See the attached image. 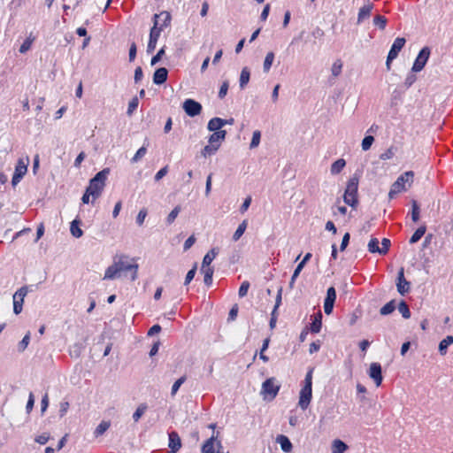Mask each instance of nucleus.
Returning <instances> with one entry per match:
<instances>
[{"instance_id": "nucleus-56", "label": "nucleus", "mask_w": 453, "mask_h": 453, "mask_svg": "<svg viewBox=\"0 0 453 453\" xmlns=\"http://www.w3.org/2000/svg\"><path fill=\"white\" fill-rule=\"evenodd\" d=\"M228 88H229L228 81H223L220 86L219 91V97L220 99H223L226 96Z\"/></svg>"}, {"instance_id": "nucleus-49", "label": "nucleus", "mask_w": 453, "mask_h": 453, "mask_svg": "<svg viewBox=\"0 0 453 453\" xmlns=\"http://www.w3.org/2000/svg\"><path fill=\"white\" fill-rule=\"evenodd\" d=\"M261 133L258 130L253 132L252 139L250 144V149H254L258 146L260 142Z\"/></svg>"}, {"instance_id": "nucleus-53", "label": "nucleus", "mask_w": 453, "mask_h": 453, "mask_svg": "<svg viewBox=\"0 0 453 453\" xmlns=\"http://www.w3.org/2000/svg\"><path fill=\"white\" fill-rule=\"evenodd\" d=\"M249 288H250V282L247 280H244L241 284L239 291H238L239 297H241V298L244 297L247 295Z\"/></svg>"}, {"instance_id": "nucleus-62", "label": "nucleus", "mask_w": 453, "mask_h": 453, "mask_svg": "<svg viewBox=\"0 0 453 453\" xmlns=\"http://www.w3.org/2000/svg\"><path fill=\"white\" fill-rule=\"evenodd\" d=\"M349 239H350V234L349 233H346L343 235L342 240V243H341V246H340V250L341 251L345 250V249L349 245Z\"/></svg>"}, {"instance_id": "nucleus-47", "label": "nucleus", "mask_w": 453, "mask_h": 453, "mask_svg": "<svg viewBox=\"0 0 453 453\" xmlns=\"http://www.w3.org/2000/svg\"><path fill=\"white\" fill-rule=\"evenodd\" d=\"M187 377L185 375L179 378L173 385L171 395H175V394L178 392L180 387L186 381Z\"/></svg>"}, {"instance_id": "nucleus-31", "label": "nucleus", "mask_w": 453, "mask_h": 453, "mask_svg": "<svg viewBox=\"0 0 453 453\" xmlns=\"http://www.w3.org/2000/svg\"><path fill=\"white\" fill-rule=\"evenodd\" d=\"M214 436L209 438L202 446V453H215Z\"/></svg>"}, {"instance_id": "nucleus-14", "label": "nucleus", "mask_w": 453, "mask_h": 453, "mask_svg": "<svg viewBox=\"0 0 453 453\" xmlns=\"http://www.w3.org/2000/svg\"><path fill=\"white\" fill-rule=\"evenodd\" d=\"M336 299V291L334 287L327 288L326 296L324 301V311L326 315H330L333 312L334 305Z\"/></svg>"}, {"instance_id": "nucleus-11", "label": "nucleus", "mask_w": 453, "mask_h": 453, "mask_svg": "<svg viewBox=\"0 0 453 453\" xmlns=\"http://www.w3.org/2000/svg\"><path fill=\"white\" fill-rule=\"evenodd\" d=\"M182 108L187 115L189 117H196L202 111V105L200 103L194 99H186L183 103Z\"/></svg>"}, {"instance_id": "nucleus-30", "label": "nucleus", "mask_w": 453, "mask_h": 453, "mask_svg": "<svg viewBox=\"0 0 453 453\" xmlns=\"http://www.w3.org/2000/svg\"><path fill=\"white\" fill-rule=\"evenodd\" d=\"M426 231V226L425 225L420 226L410 238V243L414 244V243L418 242L422 238V236L425 234Z\"/></svg>"}, {"instance_id": "nucleus-43", "label": "nucleus", "mask_w": 453, "mask_h": 453, "mask_svg": "<svg viewBox=\"0 0 453 453\" xmlns=\"http://www.w3.org/2000/svg\"><path fill=\"white\" fill-rule=\"evenodd\" d=\"M180 210L181 208L180 205H177L173 209V211L168 214L166 218L167 224L171 225L172 223H173L175 219L178 217Z\"/></svg>"}, {"instance_id": "nucleus-22", "label": "nucleus", "mask_w": 453, "mask_h": 453, "mask_svg": "<svg viewBox=\"0 0 453 453\" xmlns=\"http://www.w3.org/2000/svg\"><path fill=\"white\" fill-rule=\"evenodd\" d=\"M322 313L321 311H319L315 316L314 319L311 324V333L318 334L322 326Z\"/></svg>"}, {"instance_id": "nucleus-24", "label": "nucleus", "mask_w": 453, "mask_h": 453, "mask_svg": "<svg viewBox=\"0 0 453 453\" xmlns=\"http://www.w3.org/2000/svg\"><path fill=\"white\" fill-rule=\"evenodd\" d=\"M81 220L78 219H73L71 222L70 232L75 238H80L83 234V231L80 228Z\"/></svg>"}, {"instance_id": "nucleus-12", "label": "nucleus", "mask_w": 453, "mask_h": 453, "mask_svg": "<svg viewBox=\"0 0 453 453\" xmlns=\"http://www.w3.org/2000/svg\"><path fill=\"white\" fill-rule=\"evenodd\" d=\"M396 288L401 296L406 295L411 290V282L404 278L403 267H401L398 272Z\"/></svg>"}, {"instance_id": "nucleus-2", "label": "nucleus", "mask_w": 453, "mask_h": 453, "mask_svg": "<svg viewBox=\"0 0 453 453\" xmlns=\"http://www.w3.org/2000/svg\"><path fill=\"white\" fill-rule=\"evenodd\" d=\"M110 173L109 168H104L98 172L90 180L89 185L87 188L88 193H91L93 199L98 198L105 186V181Z\"/></svg>"}, {"instance_id": "nucleus-38", "label": "nucleus", "mask_w": 453, "mask_h": 453, "mask_svg": "<svg viewBox=\"0 0 453 453\" xmlns=\"http://www.w3.org/2000/svg\"><path fill=\"white\" fill-rule=\"evenodd\" d=\"M148 409V406L146 403H142L140 404L137 409L135 410V411L134 412L133 414V419L134 422H138L139 419L141 418V417L145 413V411H147Z\"/></svg>"}, {"instance_id": "nucleus-21", "label": "nucleus", "mask_w": 453, "mask_h": 453, "mask_svg": "<svg viewBox=\"0 0 453 453\" xmlns=\"http://www.w3.org/2000/svg\"><path fill=\"white\" fill-rule=\"evenodd\" d=\"M276 441L280 443L281 449L284 452H290L292 450L293 445L290 440L283 434L278 435Z\"/></svg>"}, {"instance_id": "nucleus-54", "label": "nucleus", "mask_w": 453, "mask_h": 453, "mask_svg": "<svg viewBox=\"0 0 453 453\" xmlns=\"http://www.w3.org/2000/svg\"><path fill=\"white\" fill-rule=\"evenodd\" d=\"M303 266L300 265H297V266L296 267L294 273H293V275L291 277V280H290V282H289V288H294V284H295V281L296 280V278L299 276L301 271L303 270Z\"/></svg>"}, {"instance_id": "nucleus-51", "label": "nucleus", "mask_w": 453, "mask_h": 453, "mask_svg": "<svg viewBox=\"0 0 453 453\" xmlns=\"http://www.w3.org/2000/svg\"><path fill=\"white\" fill-rule=\"evenodd\" d=\"M138 104H139V100L136 96L133 97L129 104H128V108H127V115L131 116L133 114V112L136 110V108L138 107Z\"/></svg>"}, {"instance_id": "nucleus-32", "label": "nucleus", "mask_w": 453, "mask_h": 453, "mask_svg": "<svg viewBox=\"0 0 453 453\" xmlns=\"http://www.w3.org/2000/svg\"><path fill=\"white\" fill-rule=\"evenodd\" d=\"M395 309V301L391 300L387 303L384 306H382L380 310V313L383 316H387L391 314Z\"/></svg>"}, {"instance_id": "nucleus-35", "label": "nucleus", "mask_w": 453, "mask_h": 453, "mask_svg": "<svg viewBox=\"0 0 453 453\" xmlns=\"http://www.w3.org/2000/svg\"><path fill=\"white\" fill-rule=\"evenodd\" d=\"M398 311L404 319L411 318V311L405 301L402 300L398 304Z\"/></svg>"}, {"instance_id": "nucleus-9", "label": "nucleus", "mask_w": 453, "mask_h": 453, "mask_svg": "<svg viewBox=\"0 0 453 453\" xmlns=\"http://www.w3.org/2000/svg\"><path fill=\"white\" fill-rule=\"evenodd\" d=\"M430 53L431 50L428 47H424L420 50L411 68L413 73L420 72L425 67L430 57Z\"/></svg>"}, {"instance_id": "nucleus-1", "label": "nucleus", "mask_w": 453, "mask_h": 453, "mask_svg": "<svg viewBox=\"0 0 453 453\" xmlns=\"http://www.w3.org/2000/svg\"><path fill=\"white\" fill-rule=\"evenodd\" d=\"M154 24L150 32V39L147 46V52L152 53L157 46V40L161 31L170 24L171 16L168 12L155 14L153 17Z\"/></svg>"}, {"instance_id": "nucleus-39", "label": "nucleus", "mask_w": 453, "mask_h": 453, "mask_svg": "<svg viewBox=\"0 0 453 453\" xmlns=\"http://www.w3.org/2000/svg\"><path fill=\"white\" fill-rule=\"evenodd\" d=\"M35 37H32V34L23 42V43L21 44V46L19 47V52L21 54H24L26 53L27 51H28L31 48V45L33 43V42L35 41Z\"/></svg>"}, {"instance_id": "nucleus-16", "label": "nucleus", "mask_w": 453, "mask_h": 453, "mask_svg": "<svg viewBox=\"0 0 453 453\" xmlns=\"http://www.w3.org/2000/svg\"><path fill=\"white\" fill-rule=\"evenodd\" d=\"M168 77V71L165 67L157 68L153 74V82L156 85H162Z\"/></svg>"}, {"instance_id": "nucleus-4", "label": "nucleus", "mask_w": 453, "mask_h": 453, "mask_svg": "<svg viewBox=\"0 0 453 453\" xmlns=\"http://www.w3.org/2000/svg\"><path fill=\"white\" fill-rule=\"evenodd\" d=\"M312 372L313 368L310 369L306 373L304 386L300 391L298 405L303 411L308 408L312 397Z\"/></svg>"}, {"instance_id": "nucleus-28", "label": "nucleus", "mask_w": 453, "mask_h": 453, "mask_svg": "<svg viewBox=\"0 0 453 453\" xmlns=\"http://www.w3.org/2000/svg\"><path fill=\"white\" fill-rule=\"evenodd\" d=\"M250 72L248 67H243L240 75V88L243 89L250 81Z\"/></svg>"}, {"instance_id": "nucleus-59", "label": "nucleus", "mask_w": 453, "mask_h": 453, "mask_svg": "<svg viewBox=\"0 0 453 453\" xmlns=\"http://www.w3.org/2000/svg\"><path fill=\"white\" fill-rule=\"evenodd\" d=\"M196 272V266L195 265L192 269H190L185 278L184 285H188L194 279Z\"/></svg>"}, {"instance_id": "nucleus-27", "label": "nucleus", "mask_w": 453, "mask_h": 453, "mask_svg": "<svg viewBox=\"0 0 453 453\" xmlns=\"http://www.w3.org/2000/svg\"><path fill=\"white\" fill-rule=\"evenodd\" d=\"M346 165V161L343 158H339L331 165L330 172L333 175L340 173Z\"/></svg>"}, {"instance_id": "nucleus-37", "label": "nucleus", "mask_w": 453, "mask_h": 453, "mask_svg": "<svg viewBox=\"0 0 453 453\" xmlns=\"http://www.w3.org/2000/svg\"><path fill=\"white\" fill-rule=\"evenodd\" d=\"M202 271L204 274L203 281L205 285L210 286L212 283L213 268L211 267H202Z\"/></svg>"}, {"instance_id": "nucleus-8", "label": "nucleus", "mask_w": 453, "mask_h": 453, "mask_svg": "<svg viewBox=\"0 0 453 453\" xmlns=\"http://www.w3.org/2000/svg\"><path fill=\"white\" fill-rule=\"evenodd\" d=\"M275 378L272 377L265 380L262 384L261 393L265 395L270 396V399H273L278 395L280 386L275 383Z\"/></svg>"}, {"instance_id": "nucleus-15", "label": "nucleus", "mask_w": 453, "mask_h": 453, "mask_svg": "<svg viewBox=\"0 0 453 453\" xmlns=\"http://www.w3.org/2000/svg\"><path fill=\"white\" fill-rule=\"evenodd\" d=\"M368 374L371 379H372L376 384V386H380L383 377H382V369L381 365L379 363H372L369 368Z\"/></svg>"}, {"instance_id": "nucleus-34", "label": "nucleus", "mask_w": 453, "mask_h": 453, "mask_svg": "<svg viewBox=\"0 0 453 453\" xmlns=\"http://www.w3.org/2000/svg\"><path fill=\"white\" fill-rule=\"evenodd\" d=\"M247 226H248V221L247 220H243L237 227V229L235 230V232L233 234V240L234 242L238 241L241 236L244 234L246 228H247Z\"/></svg>"}, {"instance_id": "nucleus-41", "label": "nucleus", "mask_w": 453, "mask_h": 453, "mask_svg": "<svg viewBox=\"0 0 453 453\" xmlns=\"http://www.w3.org/2000/svg\"><path fill=\"white\" fill-rule=\"evenodd\" d=\"M368 250L371 253H380V247L379 246V240L377 238H372L368 243Z\"/></svg>"}, {"instance_id": "nucleus-45", "label": "nucleus", "mask_w": 453, "mask_h": 453, "mask_svg": "<svg viewBox=\"0 0 453 453\" xmlns=\"http://www.w3.org/2000/svg\"><path fill=\"white\" fill-rule=\"evenodd\" d=\"M373 24L380 29L383 30L387 25V19L382 15H377L373 19Z\"/></svg>"}, {"instance_id": "nucleus-46", "label": "nucleus", "mask_w": 453, "mask_h": 453, "mask_svg": "<svg viewBox=\"0 0 453 453\" xmlns=\"http://www.w3.org/2000/svg\"><path fill=\"white\" fill-rule=\"evenodd\" d=\"M29 342H30V333L28 332L24 337L23 339L19 342V345H18V350L19 352H23L28 346L29 344Z\"/></svg>"}, {"instance_id": "nucleus-36", "label": "nucleus", "mask_w": 453, "mask_h": 453, "mask_svg": "<svg viewBox=\"0 0 453 453\" xmlns=\"http://www.w3.org/2000/svg\"><path fill=\"white\" fill-rule=\"evenodd\" d=\"M273 60H274V53L272 51L268 52L265 58V61H264V65H263V70L265 73L269 72Z\"/></svg>"}, {"instance_id": "nucleus-60", "label": "nucleus", "mask_w": 453, "mask_h": 453, "mask_svg": "<svg viewBox=\"0 0 453 453\" xmlns=\"http://www.w3.org/2000/svg\"><path fill=\"white\" fill-rule=\"evenodd\" d=\"M251 201H252L251 196H247L244 199L242 204L240 207V212L241 213H244L249 209V207H250V205L251 203Z\"/></svg>"}, {"instance_id": "nucleus-13", "label": "nucleus", "mask_w": 453, "mask_h": 453, "mask_svg": "<svg viewBox=\"0 0 453 453\" xmlns=\"http://www.w3.org/2000/svg\"><path fill=\"white\" fill-rule=\"evenodd\" d=\"M119 273L121 274L124 272L131 271V280L134 281L137 278V270H138V265L137 264H130L127 261L120 258L118 262H115Z\"/></svg>"}, {"instance_id": "nucleus-5", "label": "nucleus", "mask_w": 453, "mask_h": 453, "mask_svg": "<svg viewBox=\"0 0 453 453\" xmlns=\"http://www.w3.org/2000/svg\"><path fill=\"white\" fill-rule=\"evenodd\" d=\"M414 173L412 171L405 172L401 174L397 180L393 183L388 193V197L393 199L398 193L406 190L405 183H411L413 181Z\"/></svg>"}, {"instance_id": "nucleus-29", "label": "nucleus", "mask_w": 453, "mask_h": 453, "mask_svg": "<svg viewBox=\"0 0 453 453\" xmlns=\"http://www.w3.org/2000/svg\"><path fill=\"white\" fill-rule=\"evenodd\" d=\"M453 343V336L448 335L439 343V352L441 355H445L447 353L448 347Z\"/></svg>"}, {"instance_id": "nucleus-33", "label": "nucleus", "mask_w": 453, "mask_h": 453, "mask_svg": "<svg viewBox=\"0 0 453 453\" xmlns=\"http://www.w3.org/2000/svg\"><path fill=\"white\" fill-rule=\"evenodd\" d=\"M111 426L110 421H102L96 428L94 434L96 437L103 435Z\"/></svg>"}, {"instance_id": "nucleus-17", "label": "nucleus", "mask_w": 453, "mask_h": 453, "mask_svg": "<svg viewBox=\"0 0 453 453\" xmlns=\"http://www.w3.org/2000/svg\"><path fill=\"white\" fill-rule=\"evenodd\" d=\"M226 135V130H219L218 132H214L209 137V143L211 145H218V149L219 148L221 142L225 140Z\"/></svg>"}, {"instance_id": "nucleus-44", "label": "nucleus", "mask_w": 453, "mask_h": 453, "mask_svg": "<svg viewBox=\"0 0 453 453\" xmlns=\"http://www.w3.org/2000/svg\"><path fill=\"white\" fill-rule=\"evenodd\" d=\"M218 145H211V144H208L206 145L203 150H202V155L206 157L208 156H211L213 154L216 153V151L218 150Z\"/></svg>"}, {"instance_id": "nucleus-10", "label": "nucleus", "mask_w": 453, "mask_h": 453, "mask_svg": "<svg viewBox=\"0 0 453 453\" xmlns=\"http://www.w3.org/2000/svg\"><path fill=\"white\" fill-rule=\"evenodd\" d=\"M28 292L27 287L24 286L18 289L13 295V312L19 314L22 311L24 298Z\"/></svg>"}, {"instance_id": "nucleus-52", "label": "nucleus", "mask_w": 453, "mask_h": 453, "mask_svg": "<svg viewBox=\"0 0 453 453\" xmlns=\"http://www.w3.org/2000/svg\"><path fill=\"white\" fill-rule=\"evenodd\" d=\"M147 152V149L146 147L142 146L137 151L136 153L134 154V156L132 157L131 159V162L132 163H136L138 162L141 158H142L145 154Z\"/></svg>"}, {"instance_id": "nucleus-40", "label": "nucleus", "mask_w": 453, "mask_h": 453, "mask_svg": "<svg viewBox=\"0 0 453 453\" xmlns=\"http://www.w3.org/2000/svg\"><path fill=\"white\" fill-rule=\"evenodd\" d=\"M342 65H343L342 62L340 59H337L334 62L332 68H331L332 75L334 77H338L341 74Z\"/></svg>"}, {"instance_id": "nucleus-3", "label": "nucleus", "mask_w": 453, "mask_h": 453, "mask_svg": "<svg viewBox=\"0 0 453 453\" xmlns=\"http://www.w3.org/2000/svg\"><path fill=\"white\" fill-rule=\"evenodd\" d=\"M360 175L355 173L352 177L348 180L345 188L343 200L348 205L355 208L358 203L357 190Z\"/></svg>"}, {"instance_id": "nucleus-63", "label": "nucleus", "mask_w": 453, "mask_h": 453, "mask_svg": "<svg viewBox=\"0 0 453 453\" xmlns=\"http://www.w3.org/2000/svg\"><path fill=\"white\" fill-rule=\"evenodd\" d=\"M168 173V166H165L163 168H161L155 175V180L156 181H158L160 180L163 177H165Z\"/></svg>"}, {"instance_id": "nucleus-58", "label": "nucleus", "mask_w": 453, "mask_h": 453, "mask_svg": "<svg viewBox=\"0 0 453 453\" xmlns=\"http://www.w3.org/2000/svg\"><path fill=\"white\" fill-rule=\"evenodd\" d=\"M146 216H147V210L144 208L140 210V211L136 217V223L138 226H142L143 224Z\"/></svg>"}, {"instance_id": "nucleus-42", "label": "nucleus", "mask_w": 453, "mask_h": 453, "mask_svg": "<svg viewBox=\"0 0 453 453\" xmlns=\"http://www.w3.org/2000/svg\"><path fill=\"white\" fill-rule=\"evenodd\" d=\"M412 208H411V219L414 221V222H418L419 220V213H420V210H419V206L417 203V201L413 200L412 201V204H411Z\"/></svg>"}, {"instance_id": "nucleus-64", "label": "nucleus", "mask_w": 453, "mask_h": 453, "mask_svg": "<svg viewBox=\"0 0 453 453\" xmlns=\"http://www.w3.org/2000/svg\"><path fill=\"white\" fill-rule=\"evenodd\" d=\"M49 439H50V436H49L48 434H41V435L36 436V437L35 438V441L37 443L41 444V445H44V444H46V443H47V441H49Z\"/></svg>"}, {"instance_id": "nucleus-61", "label": "nucleus", "mask_w": 453, "mask_h": 453, "mask_svg": "<svg viewBox=\"0 0 453 453\" xmlns=\"http://www.w3.org/2000/svg\"><path fill=\"white\" fill-rule=\"evenodd\" d=\"M137 48L135 42H132L129 48V61L132 62L136 57Z\"/></svg>"}, {"instance_id": "nucleus-6", "label": "nucleus", "mask_w": 453, "mask_h": 453, "mask_svg": "<svg viewBox=\"0 0 453 453\" xmlns=\"http://www.w3.org/2000/svg\"><path fill=\"white\" fill-rule=\"evenodd\" d=\"M29 164L28 157L19 158L15 166L14 173L12 179V185L15 187L24 177L27 172V165Z\"/></svg>"}, {"instance_id": "nucleus-18", "label": "nucleus", "mask_w": 453, "mask_h": 453, "mask_svg": "<svg viewBox=\"0 0 453 453\" xmlns=\"http://www.w3.org/2000/svg\"><path fill=\"white\" fill-rule=\"evenodd\" d=\"M373 9L372 4H367L361 7L357 15V24H361L365 19L371 16L372 11Z\"/></svg>"}, {"instance_id": "nucleus-50", "label": "nucleus", "mask_w": 453, "mask_h": 453, "mask_svg": "<svg viewBox=\"0 0 453 453\" xmlns=\"http://www.w3.org/2000/svg\"><path fill=\"white\" fill-rule=\"evenodd\" d=\"M395 150H396V149L395 147L391 146L385 152L380 154V158L381 160L391 159L395 156Z\"/></svg>"}, {"instance_id": "nucleus-26", "label": "nucleus", "mask_w": 453, "mask_h": 453, "mask_svg": "<svg viewBox=\"0 0 453 453\" xmlns=\"http://www.w3.org/2000/svg\"><path fill=\"white\" fill-rule=\"evenodd\" d=\"M347 449L348 445L339 439L334 440L332 443V453H344Z\"/></svg>"}, {"instance_id": "nucleus-20", "label": "nucleus", "mask_w": 453, "mask_h": 453, "mask_svg": "<svg viewBox=\"0 0 453 453\" xmlns=\"http://www.w3.org/2000/svg\"><path fill=\"white\" fill-rule=\"evenodd\" d=\"M226 125V121L223 119L215 117L210 119L208 122L207 128L209 131L218 132Z\"/></svg>"}, {"instance_id": "nucleus-19", "label": "nucleus", "mask_w": 453, "mask_h": 453, "mask_svg": "<svg viewBox=\"0 0 453 453\" xmlns=\"http://www.w3.org/2000/svg\"><path fill=\"white\" fill-rule=\"evenodd\" d=\"M169 443L168 447L171 449L179 450L181 448V440L177 432L172 431L169 433Z\"/></svg>"}, {"instance_id": "nucleus-48", "label": "nucleus", "mask_w": 453, "mask_h": 453, "mask_svg": "<svg viewBox=\"0 0 453 453\" xmlns=\"http://www.w3.org/2000/svg\"><path fill=\"white\" fill-rule=\"evenodd\" d=\"M373 142H374V137L372 135H366L362 141V144H361L362 150L365 151L368 150L371 148V146L372 145Z\"/></svg>"}, {"instance_id": "nucleus-55", "label": "nucleus", "mask_w": 453, "mask_h": 453, "mask_svg": "<svg viewBox=\"0 0 453 453\" xmlns=\"http://www.w3.org/2000/svg\"><path fill=\"white\" fill-rule=\"evenodd\" d=\"M165 46L162 47L157 51V53L155 56L152 57L151 62H150L151 65H155L156 64H157L161 60L162 57L165 55Z\"/></svg>"}, {"instance_id": "nucleus-25", "label": "nucleus", "mask_w": 453, "mask_h": 453, "mask_svg": "<svg viewBox=\"0 0 453 453\" xmlns=\"http://www.w3.org/2000/svg\"><path fill=\"white\" fill-rule=\"evenodd\" d=\"M219 253V250L218 249H211L204 257H203V263H202V267L204 268V267H210V265L211 263L212 262V260L216 257V256L218 255Z\"/></svg>"}, {"instance_id": "nucleus-23", "label": "nucleus", "mask_w": 453, "mask_h": 453, "mask_svg": "<svg viewBox=\"0 0 453 453\" xmlns=\"http://www.w3.org/2000/svg\"><path fill=\"white\" fill-rule=\"evenodd\" d=\"M120 276L121 275L119 272L118 266H117L116 263H114L113 265H111V266H109L106 269L104 279V280H114Z\"/></svg>"}, {"instance_id": "nucleus-7", "label": "nucleus", "mask_w": 453, "mask_h": 453, "mask_svg": "<svg viewBox=\"0 0 453 453\" xmlns=\"http://www.w3.org/2000/svg\"><path fill=\"white\" fill-rule=\"evenodd\" d=\"M405 42H406V41L403 37H397L394 41V42L390 48V50L388 52L387 61H386V66H387L388 70H390L391 62L397 58L399 52L403 48Z\"/></svg>"}, {"instance_id": "nucleus-57", "label": "nucleus", "mask_w": 453, "mask_h": 453, "mask_svg": "<svg viewBox=\"0 0 453 453\" xmlns=\"http://www.w3.org/2000/svg\"><path fill=\"white\" fill-rule=\"evenodd\" d=\"M390 240L388 238H383L381 242L382 247L380 248V254L385 255L388 253L389 247H390Z\"/></svg>"}]
</instances>
